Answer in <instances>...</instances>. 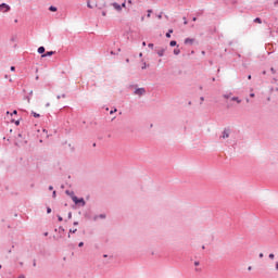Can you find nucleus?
I'll use <instances>...</instances> for the list:
<instances>
[{"label":"nucleus","mask_w":278,"mask_h":278,"mask_svg":"<svg viewBox=\"0 0 278 278\" xmlns=\"http://www.w3.org/2000/svg\"><path fill=\"white\" fill-rule=\"evenodd\" d=\"M11 71L14 72L15 71V66H11Z\"/></svg>","instance_id":"393cba45"},{"label":"nucleus","mask_w":278,"mask_h":278,"mask_svg":"<svg viewBox=\"0 0 278 278\" xmlns=\"http://www.w3.org/2000/svg\"><path fill=\"white\" fill-rule=\"evenodd\" d=\"M72 200H73V202H74L75 204L81 203V206H85V205H86V202H85L84 198L78 199L77 197L73 195V197H72Z\"/></svg>","instance_id":"f257e3e1"},{"label":"nucleus","mask_w":278,"mask_h":278,"mask_svg":"<svg viewBox=\"0 0 278 278\" xmlns=\"http://www.w3.org/2000/svg\"><path fill=\"white\" fill-rule=\"evenodd\" d=\"M250 97H251V98H254V97H255V94H254V93H251V94H250Z\"/></svg>","instance_id":"cd10ccee"},{"label":"nucleus","mask_w":278,"mask_h":278,"mask_svg":"<svg viewBox=\"0 0 278 278\" xmlns=\"http://www.w3.org/2000/svg\"><path fill=\"white\" fill-rule=\"evenodd\" d=\"M77 232V229H74V230H70V233H73V235H75Z\"/></svg>","instance_id":"6ab92c4d"},{"label":"nucleus","mask_w":278,"mask_h":278,"mask_svg":"<svg viewBox=\"0 0 278 278\" xmlns=\"http://www.w3.org/2000/svg\"><path fill=\"white\" fill-rule=\"evenodd\" d=\"M47 213L50 214L51 213V207L47 208Z\"/></svg>","instance_id":"4be33fe9"},{"label":"nucleus","mask_w":278,"mask_h":278,"mask_svg":"<svg viewBox=\"0 0 278 278\" xmlns=\"http://www.w3.org/2000/svg\"><path fill=\"white\" fill-rule=\"evenodd\" d=\"M276 270H278V262H276Z\"/></svg>","instance_id":"7c9ffc66"},{"label":"nucleus","mask_w":278,"mask_h":278,"mask_svg":"<svg viewBox=\"0 0 278 278\" xmlns=\"http://www.w3.org/2000/svg\"><path fill=\"white\" fill-rule=\"evenodd\" d=\"M169 46H170V47H176V46H177V42H176V41H170V42H169Z\"/></svg>","instance_id":"dca6fc26"},{"label":"nucleus","mask_w":278,"mask_h":278,"mask_svg":"<svg viewBox=\"0 0 278 278\" xmlns=\"http://www.w3.org/2000/svg\"><path fill=\"white\" fill-rule=\"evenodd\" d=\"M62 98H66V96H65V94H63V96H62Z\"/></svg>","instance_id":"de8ad7c7"},{"label":"nucleus","mask_w":278,"mask_h":278,"mask_svg":"<svg viewBox=\"0 0 278 278\" xmlns=\"http://www.w3.org/2000/svg\"><path fill=\"white\" fill-rule=\"evenodd\" d=\"M50 11H51V12H56V11H58V8H56V7H50Z\"/></svg>","instance_id":"4468645a"},{"label":"nucleus","mask_w":278,"mask_h":278,"mask_svg":"<svg viewBox=\"0 0 278 278\" xmlns=\"http://www.w3.org/2000/svg\"><path fill=\"white\" fill-rule=\"evenodd\" d=\"M162 17H163L162 15H159V20H162Z\"/></svg>","instance_id":"79ce46f5"},{"label":"nucleus","mask_w":278,"mask_h":278,"mask_svg":"<svg viewBox=\"0 0 278 278\" xmlns=\"http://www.w3.org/2000/svg\"><path fill=\"white\" fill-rule=\"evenodd\" d=\"M78 247H79V248H83V247H84V242H80V243L78 244Z\"/></svg>","instance_id":"5701e85b"},{"label":"nucleus","mask_w":278,"mask_h":278,"mask_svg":"<svg viewBox=\"0 0 278 278\" xmlns=\"http://www.w3.org/2000/svg\"><path fill=\"white\" fill-rule=\"evenodd\" d=\"M31 114L34 115V118H40V114L39 113L33 112Z\"/></svg>","instance_id":"ddd939ff"},{"label":"nucleus","mask_w":278,"mask_h":278,"mask_svg":"<svg viewBox=\"0 0 278 278\" xmlns=\"http://www.w3.org/2000/svg\"><path fill=\"white\" fill-rule=\"evenodd\" d=\"M165 52H166V49L165 48H161V49L157 50V55L159 56H164Z\"/></svg>","instance_id":"7ed1b4c3"},{"label":"nucleus","mask_w":278,"mask_h":278,"mask_svg":"<svg viewBox=\"0 0 278 278\" xmlns=\"http://www.w3.org/2000/svg\"><path fill=\"white\" fill-rule=\"evenodd\" d=\"M106 14H105V12H102V16H105Z\"/></svg>","instance_id":"ea45409f"},{"label":"nucleus","mask_w":278,"mask_h":278,"mask_svg":"<svg viewBox=\"0 0 278 278\" xmlns=\"http://www.w3.org/2000/svg\"><path fill=\"white\" fill-rule=\"evenodd\" d=\"M88 8H90V9L97 8V4H90V3L88 2Z\"/></svg>","instance_id":"f3484780"},{"label":"nucleus","mask_w":278,"mask_h":278,"mask_svg":"<svg viewBox=\"0 0 278 278\" xmlns=\"http://www.w3.org/2000/svg\"><path fill=\"white\" fill-rule=\"evenodd\" d=\"M37 52H38V54H43L45 53V48L43 47H39Z\"/></svg>","instance_id":"1a4fd4ad"},{"label":"nucleus","mask_w":278,"mask_h":278,"mask_svg":"<svg viewBox=\"0 0 278 278\" xmlns=\"http://www.w3.org/2000/svg\"><path fill=\"white\" fill-rule=\"evenodd\" d=\"M270 71L275 73L274 68H270Z\"/></svg>","instance_id":"49530a36"},{"label":"nucleus","mask_w":278,"mask_h":278,"mask_svg":"<svg viewBox=\"0 0 278 278\" xmlns=\"http://www.w3.org/2000/svg\"><path fill=\"white\" fill-rule=\"evenodd\" d=\"M195 21H197V18L194 17V18H193V22H195Z\"/></svg>","instance_id":"09e8293b"},{"label":"nucleus","mask_w":278,"mask_h":278,"mask_svg":"<svg viewBox=\"0 0 278 278\" xmlns=\"http://www.w3.org/2000/svg\"><path fill=\"white\" fill-rule=\"evenodd\" d=\"M127 3L131 5V4H132V1H131V0H128Z\"/></svg>","instance_id":"b1692460"},{"label":"nucleus","mask_w":278,"mask_h":278,"mask_svg":"<svg viewBox=\"0 0 278 278\" xmlns=\"http://www.w3.org/2000/svg\"><path fill=\"white\" fill-rule=\"evenodd\" d=\"M248 79H252V75H249V76H248Z\"/></svg>","instance_id":"2f4dec72"},{"label":"nucleus","mask_w":278,"mask_h":278,"mask_svg":"<svg viewBox=\"0 0 278 278\" xmlns=\"http://www.w3.org/2000/svg\"><path fill=\"white\" fill-rule=\"evenodd\" d=\"M223 139H228L229 138V130L228 129H225L223 131V136H222Z\"/></svg>","instance_id":"0eeeda50"},{"label":"nucleus","mask_w":278,"mask_h":278,"mask_svg":"<svg viewBox=\"0 0 278 278\" xmlns=\"http://www.w3.org/2000/svg\"><path fill=\"white\" fill-rule=\"evenodd\" d=\"M268 257H269L270 260H274L275 254H274V253H270V254L268 255Z\"/></svg>","instance_id":"a211bd4d"},{"label":"nucleus","mask_w":278,"mask_h":278,"mask_svg":"<svg viewBox=\"0 0 278 278\" xmlns=\"http://www.w3.org/2000/svg\"><path fill=\"white\" fill-rule=\"evenodd\" d=\"M59 220H60V222H62V220H63V218H62L61 216H59Z\"/></svg>","instance_id":"f704fd0d"},{"label":"nucleus","mask_w":278,"mask_h":278,"mask_svg":"<svg viewBox=\"0 0 278 278\" xmlns=\"http://www.w3.org/2000/svg\"><path fill=\"white\" fill-rule=\"evenodd\" d=\"M248 270L251 271V270H252V266H250V267L248 268Z\"/></svg>","instance_id":"c9c22d12"},{"label":"nucleus","mask_w":278,"mask_h":278,"mask_svg":"<svg viewBox=\"0 0 278 278\" xmlns=\"http://www.w3.org/2000/svg\"><path fill=\"white\" fill-rule=\"evenodd\" d=\"M54 54H55V51H47V53L42 54L41 58H47V56H51Z\"/></svg>","instance_id":"423d86ee"},{"label":"nucleus","mask_w":278,"mask_h":278,"mask_svg":"<svg viewBox=\"0 0 278 278\" xmlns=\"http://www.w3.org/2000/svg\"><path fill=\"white\" fill-rule=\"evenodd\" d=\"M194 265H195V266H199V263H198V262H195V263H194Z\"/></svg>","instance_id":"37998d69"},{"label":"nucleus","mask_w":278,"mask_h":278,"mask_svg":"<svg viewBox=\"0 0 278 278\" xmlns=\"http://www.w3.org/2000/svg\"><path fill=\"white\" fill-rule=\"evenodd\" d=\"M146 68H147V64H143L142 70H146Z\"/></svg>","instance_id":"bb28decb"},{"label":"nucleus","mask_w":278,"mask_h":278,"mask_svg":"<svg viewBox=\"0 0 278 278\" xmlns=\"http://www.w3.org/2000/svg\"><path fill=\"white\" fill-rule=\"evenodd\" d=\"M148 16H149V17L151 16V11H149V14H148Z\"/></svg>","instance_id":"a19ab883"},{"label":"nucleus","mask_w":278,"mask_h":278,"mask_svg":"<svg viewBox=\"0 0 278 278\" xmlns=\"http://www.w3.org/2000/svg\"><path fill=\"white\" fill-rule=\"evenodd\" d=\"M193 43H194V39H192V38H187V39L185 40V45L192 46Z\"/></svg>","instance_id":"39448f33"},{"label":"nucleus","mask_w":278,"mask_h":278,"mask_svg":"<svg viewBox=\"0 0 278 278\" xmlns=\"http://www.w3.org/2000/svg\"><path fill=\"white\" fill-rule=\"evenodd\" d=\"M180 52H181V51H180V49H178V48H177V49H175V50H173V53H175V55H179V54H180Z\"/></svg>","instance_id":"9b49d317"},{"label":"nucleus","mask_w":278,"mask_h":278,"mask_svg":"<svg viewBox=\"0 0 278 278\" xmlns=\"http://www.w3.org/2000/svg\"><path fill=\"white\" fill-rule=\"evenodd\" d=\"M116 11L121 12L122 11V5L118 3H113L111 4Z\"/></svg>","instance_id":"20e7f679"},{"label":"nucleus","mask_w":278,"mask_h":278,"mask_svg":"<svg viewBox=\"0 0 278 278\" xmlns=\"http://www.w3.org/2000/svg\"><path fill=\"white\" fill-rule=\"evenodd\" d=\"M13 115H16L17 114V111H13V113H12Z\"/></svg>","instance_id":"c85d7f7f"},{"label":"nucleus","mask_w":278,"mask_h":278,"mask_svg":"<svg viewBox=\"0 0 278 278\" xmlns=\"http://www.w3.org/2000/svg\"><path fill=\"white\" fill-rule=\"evenodd\" d=\"M144 93H146V89H136L135 90V94L141 96V94H144Z\"/></svg>","instance_id":"6e6552de"},{"label":"nucleus","mask_w":278,"mask_h":278,"mask_svg":"<svg viewBox=\"0 0 278 278\" xmlns=\"http://www.w3.org/2000/svg\"><path fill=\"white\" fill-rule=\"evenodd\" d=\"M53 197H56V191H53Z\"/></svg>","instance_id":"72a5a7b5"},{"label":"nucleus","mask_w":278,"mask_h":278,"mask_svg":"<svg viewBox=\"0 0 278 278\" xmlns=\"http://www.w3.org/2000/svg\"><path fill=\"white\" fill-rule=\"evenodd\" d=\"M254 23H256V24H262V20H261V18H255V20H254Z\"/></svg>","instance_id":"2eb2a0df"},{"label":"nucleus","mask_w":278,"mask_h":278,"mask_svg":"<svg viewBox=\"0 0 278 278\" xmlns=\"http://www.w3.org/2000/svg\"><path fill=\"white\" fill-rule=\"evenodd\" d=\"M142 46L146 47V46H147V42H142Z\"/></svg>","instance_id":"4c0bfd02"},{"label":"nucleus","mask_w":278,"mask_h":278,"mask_svg":"<svg viewBox=\"0 0 278 278\" xmlns=\"http://www.w3.org/2000/svg\"><path fill=\"white\" fill-rule=\"evenodd\" d=\"M74 226H78V222H74Z\"/></svg>","instance_id":"c756f323"},{"label":"nucleus","mask_w":278,"mask_h":278,"mask_svg":"<svg viewBox=\"0 0 278 278\" xmlns=\"http://www.w3.org/2000/svg\"><path fill=\"white\" fill-rule=\"evenodd\" d=\"M68 217H70V218L72 217V214H71V213L68 214Z\"/></svg>","instance_id":"a18cd8bd"},{"label":"nucleus","mask_w":278,"mask_h":278,"mask_svg":"<svg viewBox=\"0 0 278 278\" xmlns=\"http://www.w3.org/2000/svg\"><path fill=\"white\" fill-rule=\"evenodd\" d=\"M174 33V30L173 29H169L168 30V33L166 34V37L169 39V38H172V34Z\"/></svg>","instance_id":"9d476101"},{"label":"nucleus","mask_w":278,"mask_h":278,"mask_svg":"<svg viewBox=\"0 0 278 278\" xmlns=\"http://www.w3.org/2000/svg\"><path fill=\"white\" fill-rule=\"evenodd\" d=\"M0 11L2 13L9 12L10 11V5H8V4H0Z\"/></svg>","instance_id":"f03ea898"},{"label":"nucleus","mask_w":278,"mask_h":278,"mask_svg":"<svg viewBox=\"0 0 278 278\" xmlns=\"http://www.w3.org/2000/svg\"><path fill=\"white\" fill-rule=\"evenodd\" d=\"M56 99H58V100H60V99H62V97H61V96H59V97H56Z\"/></svg>","instance_id":"58836bf2"},{"label":"nucleus","mask_w":278,"mask_h":278,"mask_svg":"<svg viewBox=\"0 0 278 278\" xmlns=\"http://www.w3.org/2000/svg\"><path fill=\"white\" fill-rule=\"evenodd\" d=\"M114 112H116V110H114V111H110V114H113Z\"/></svg>","instance_id":"473e14b6"},{"label":"nucleus","mask_w":278,"mask_h":278,"mask_svg":"<svg viewBox=\"0 0 278 278\" xmlns=\"http://www.w3.org/2000/svg\"><path fill=\"white\" fill-rule=\"evenodd\" d=\"M50 190H52L53 189V187L52 186H50V188H49Z\"/></svg>","instance_id":"c03bdc74"},{"label":"nucleus","mask_w":278,"mask_h":278,"mask_svg":"<svg viewBox=\"0 0 278 278\" xmlns=\"http://www.w3.org/2000/svg\"><path fill=\"white\" fill-rule=\"evenodd\" d=\"M149 47H150L151 49H153V48H154V43H149Z\"/></svg>","instance_id":"412c9836"},{"label":"nucleus","mask_w":278,"mask_h":278,"mask_svg":"<svg viewBox=\"0 0 278 278\" xmlns=\"http://www.w3.org/2000/svg\"><path fill=\"white\" fill-rule=\"evenodd\" d=\"M16 125H18V122H16Z\"/></svg>","instance_id":"8fccbe9b"},{"label":"nucleus","mask_w":278,"mask_h":278,"mask_svg":"<svg viewBox=\"0 0 278 278\" xmlns=\"http://www.w3.org/2000/svg\"><path fill=\"white\" fill-rule=\"evenodd\" d=\"M18 278H25V276H24V275H21V276H18Z\"/></svg>","instance_id":"e433bc0d"},{"label":"nucleus","mask_w":278,"mask_h":278,"mask_svg":"<svg viewBox=\"0 0 278 278\" xmlns=\"http://www.w3.org/2000/svg\"><path fill=\"white\" fill-rule=\"evenodd\" d=\"M127 7V2L124 1V3L122 4V8H126Z\"/></svg>","instance_id":"aec40b11"},{"label":"nucleus","mask_w":278,"mask_h":278,"mask_svg":"<svg viewBox=\"0 0 278 278\" xmlns=\"http://www.w3.org/2000/svg\"><path fill=\"white\" fill-rule=\"evenodd\" d=\"M264 257V254L263 253H260V258H263Z\"/></svg>","instance_id":"a878e982"},{"label":"nucleus","mask_w":278,"mask_h":278,"mask_svg":"<svg viewBox=\"0 0 278 278\" xmlns=\"http://www.w3.org/2000/svg\"><path fill=\"white\" fill-rule=\"evenodd\" d=\"M231 100H232L233 102H238V103H241V102H242V100H240L239 98H231Z\"/></svg>","instance_id":"f8f14e48"},{"label":"nucleus","mask_w":278,"mask_h":278,"mask_svg":"<svg viewBox=\"0 0 278 278\" xmlns=\"http://www.w3.org/2000/svg\"><path fill=\"white\" fill-rule=\"evenodd\" d=\"M0 269H1V265H0Z\"/></svg>","instance_id":"3c124183"}]
</instances>
